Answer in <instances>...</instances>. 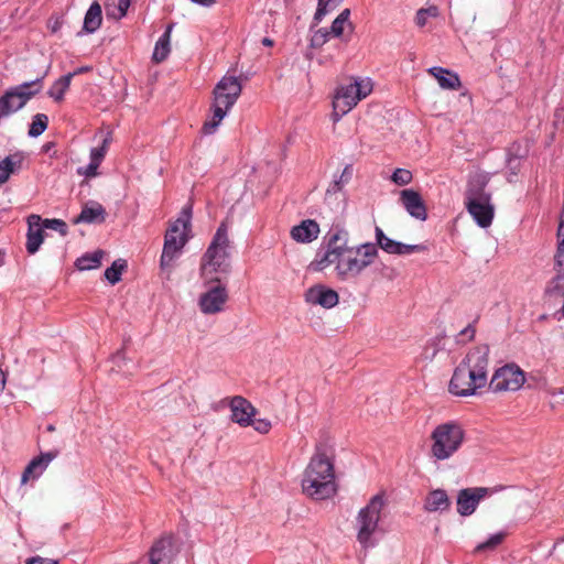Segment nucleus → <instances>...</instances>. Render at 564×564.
<instances>
[{"instance_id": "8fccbe9b", "label": "nucleus", "mask_w": 564, "mask_h": 564, "mask_svg": "<svg viewBox=\"0 0 564 564\" xmlns=\"http://www.w3.org/2000/svg\"><path fill=\"white\" fill-rule=\"evenodd\" d=\"M26 564H58V562L55 560H51V558L35 556V557L28 560Z\"/></svg>"}, {"instance_id": "603ef678", "label": "nucleus", "mask_w": 564, "mask_h": 564, "mask_svg": "<svg viewBox=\"0 0 564 564\" xmlns=\"http://www.w3.org/2000/svg\"><path fill=\"white\" fill-rule=\"evenodd\" d=\"M91 70H93L91 66H82V67L75 69L72 74H73V77H74L76 75H79V74H83V73H88V72H91Z\"/></svg>"}, {"instance_id": "4c0bfd02", "label": "nucleus", "mask_w": 564, "mask_h": 564, "mask_svg": "<svg viewBox=\"0 0 564 564\" xmlns=\"http://www.w3.org/2000/svg\"><path fill=\"white\" fill-rule=\"evenodd\" d=\"M505 538H506V533H503V532L496 533V534L491 535L487 541L478 544L475 547L474 553L477 554V553H481V552H486V551H492L503 542Z\"/></svg>"}, {"instance_id": "5701e85b", "label": "nucleus", "mask_w": 564, "mask_h": 564, "mask_svg": "<svg viewBox=\"0 0 564 564\" xmlns=\"http://www.w3.org/2000/svg\"><path fill=\"white\" fill-rule=\"evenodd\" d=\"M452 502L444 489L437 488L427 492L424 498L423 509L426 512H446L451 509Z\"/></svg>"}, {"instance_id": "f257e3e1", "label": "nucleus", "mask_w": 564, "mask_h": 564, "mask_svg": "<svg viewBox=\"0 0 564 564\" xmlns=\"http://www.w3.org/2000/svg\"><path fill=\"white\" fill-rule=\"evenodd\" d=\"M326 239V251L317 254L312 265L314 270L323 271L335 264L341 280L358 276L378 256V247L371 242L349 247V234L340 225H333Z\"/></svg>"}, {"instance_id": "aec40b11", "label": "nucleus", "mask_w": 564, "mask_h": 564, "mask_svg": "<svg viewBox=\"0 0 564 564\" xmlns=\"http://www.w3.org/2000/svg\"><path fill=\"white\" fill-rule=\"evenodd\" d=\"M555 276L547 283L545 293L550 296L564 297V250L554 256Z\"/></svg>"}, {"instance_id": "2eb2a0df", "label": "nucleus", "mask_w": 564, "mask_h": 564, "mask_svg": "<svg viewBox=\"0 0 564 564\" xmlns=\"http://www.w3.org/2000/svg\"><path fill=\"white\" fill-rule=\"evenodd\" d=\"M231 420L240 426H249L256 415V408L242 397H234L230 401Z\"/></svg>"}, {"instance_id": "423d86ee", "label": "nucleus", "mask_w": 564, "mask_h": 564, "mask_svg": "<svg viewBox=\"0 0 564 564\" xmlns=\"http://www.w3.org/2000/svg\"><path fill=\"white\" fill-rule=\"evenodd\" d=\"M229 249L230 240L228 237V226L223 221L202 258L200 270L205 278L214 273H229L231 268Z\"/></svg>"}, {"instance_id": "9d476101", "label": "nucleus", "mask_w": 564, "mask_h": 564, "mask_svg": "<svg viewBox=\"0 0 564 564\" xmlns=\"http://www.w3.org/2000/svg\"><path fill=\"white\" fill-rule=\"evenodd\" d=\"M41 89V79L23 83L0 97V118L21 109Z\"/></svg>"}, {"instance_id": "13d9d810", "label": "nucleus", "mask_w": 564, "mask_h": 564, "mask_svg": "<svg viewBox=\"0 0 564 564\" xmlns=\"http://www.w3.org/2000/svg\"><path fill=\"white\" fill-rule=\"evenodd\" d=\"M54 427L52 425L48 426V431H53Z\"/></svg>"}, {"instance_id": "864d4df0", "label": "nucleus", "mask_w": 564, "mask_h": 564, "mask_svg": "<svg viewBox=\"0 0 564 564\" xmlns=\"http://www.w3.org/2000/svg\"><path fill=\"white\" fill-rule=\"evenodd\" d=\"M6 386V376L2 369L0 368V392L4 389Z\"/></svg>"}, {"instance_id": "6e6d98bb", "label": "nucleus", "mask_w": 564, "mask_h": 564, "mask_svg": "<svg viewBox=\"0 0 564 564\" xmlns=\"http://www.w3.org/2000/svg\"><path fill=\"white\" fill-rule=\"evenodd\" d=\"M262 44L264 46H272L273 45V41L271 40V37H263Z\"/></svg>"}, {"instance_id": "4468645a", "label": "nucleus", "mask_w": 564, "mask_h": 564, "mask_svg": "<svg viewBox=\"0 0 564 564\" xmlns=\"http://www.w3.org/2000/svg\"><path fill=\"white\" fill-rule=\"evenodd\" d=\"M178 549L175 546L174 538L171 534H164L156 540L150 550V564H171Z\"/></svg>"}, {"instance_id": "f3484780", "label": "nucleus", "mask_w": 564, "mask_h": 564, "mask_svg": "<svg viewBox=\"0 0 564 564\" xmlns=\"http://www.w3.org/2000/svg\"><path fill=\"white\" fill-rule=\"evenodd\" d=\"M489 183V176L486 173H476L470 176L465 192L466 202L470 200H491L490 193L486 192Z\"/></svg>"}, {"instance_id": "2f4dec72", "label": "nucleus", "mask_w": 564, "mask_h": 564, "mask_svg": "<svg viewBox=\"0 0 564 564\" xmlns=\"http://www.w3.org/2000/svg\"><path fill=\"white\" fill-rule=\"evenodd\" d=\"M73 74H67L59 77L50 88L48 96L55 101H62L66 90L69 88Z\"/></svg>"}, {"instance_id": "49530a36", "label": "nucleus", "mask_w": 564, "mask_h": 564, "mask_svg": "<svg viewBox=\"0 0 564 564\" xmlns=\"http://www.w3.org/2000/svg\"><path fill=\"white\" fill-rule=\"evenodd\" d=\"M253 429L259 432L260 434H268L272 427L271 422L268 419H258L253 420L251 424Z\"/></svg>"}, {"instance_id": "c9c22d12", "label": "nucleus", "mask_w": 564, "mask_h": 564, "mask_svg": "<svg viewBox=\"0 0 564 564\" xmlns=\"http://www.w3.org/2000/svg\"><path fill=\"white\" fill-rule=\"evenodd\" d=\"M127 268V262L124 260H116L113 263L106 269L105 278L111 283L116 284L121 280V274Z\"/></svg>"}, {"instance_id": "72a5a7b5", "label": "nucleus", "mask_w": 564, "mask_h": 564, "mask_svg": "<svg viewBox=\"0 0 564 564\" xmlns=\"http://www.w3.org/2000/svg\"><path fill=\"white\" fill-rule=\"evenodd\" d=\"M376 247H380L383 251L390 254L398 252V241H394L387 237L380 227H376Z\"/></svg>"}, {"instance_id": "a211bd4d", "label": "nucleus", "mask_w": 564, "mask_h": 564, "mask_svg": "<svg viewBox=\"0 0 564 564\" xmlns=\"http://www.w3.org/2000/svg\"><path fill=\"white\" fill-rule=\"evenodd\" d=\"M466 208L473 216L478 226L487 228L491 225L495 214L494 205L490 200H470L466 202Z\"/></svg>"}, {"instance_id": "c03bdc74", "label": "nucleus", "mask_w": 564, "mask_h": 564, "mask_svg": "<svg viewBox=\"0 0 564 564\" xmlns=\"http://www.w3.org/2000/svg\"><path fill=\"white\" fill-rule=\"evenodd\" d=\"M108 139H104L102 145L90 151V160L100 164L107 152Z\"/></svg>"}, {"instance_id": "9b49d317", "label": "nucleus", "mask_w": 564, "mask_h": 564, "mask_svg": "<svg viewBox=\"0 0 564 564\" xmlns=\"http://www.w3.org/2000/svg\"><path fill=\"white\" fill-rule=\"evenodd\" d=\"M525 382L524 372L516 364H507L498 368L489 382L494 392L517 391Z\"/></svg>"}, {"instance_id": "dca6fc26", "label": "nucleus", "mask_w": 564, "mask_h": 564, "mask_svg": "<svg viewBox=\"0 0 564 564\" xmlns=\"http://www.w3.org/2000/svg\"><path fill=\"white\" fill-rule=\"evenodd\" d=\"M400 200L412 217L420 220L427 218L426 206L419 192L414 189H403L400 194Z\"/></svg>"}, {"instance_id": "e433bc0d", "label": "nucleus", "mask_w": 564, "mask_h": 564, "mask_svg": "<svg viewBox=\"0 0 564 564\" xmlns=\"http://www.w3.org/2000/svg\"><path fill=\"white\" fill-rule=\"evenodd\" d=\"M48 118L44 113H37L33 117L32 123L30 124L29 135L36 138L41 135L47 128Z\"/></svg>"}, {"instance_id": "58836bf2", "label": "nucleus", "mask_w": 564, "mask_h": 564, "mask_svg": "<svg viewBox=\"0 0 564 564\" xmlns=\"http://www.w3.org/2000/svg\"><path fill=\"white\" fill-rule=\"evenodd\" d=\"M327 37H306L305 39V56L307 59H313L316 55L315 51L323 48L327 44Z\"/></svg>"}, {"instance_id": "5fc2aeb1", "label": "nucleus", "mask_w": 564, "mask_h": 564, "mask_svg": "<svg viewBox=\"0 0 564 564\" xmlns=\"http://www.w3.org/2000/svg\"><path fill=\"white\" fill-rule=\"evenodd\" d=\"M193 2H196V3H199L202 6H210L212 3H214L216 0H192Z\"/></svg>"}, {"instance_id": "7ed1b4c3", "label": "nucleus", "mask_w": 564, "mask_h": 564, "mask_svg": "<svg viewBox=\"0 0 564 564\" xmlns=\"http://www.w3.org/2000/svg\"><path fill=\"white\" fill-rule=\"evenodd\" d=\"M302 489L314 500L329 499L336 494L334 464L318 449L304 470Z\"/></svg>"}, {"instance_id": "f8f14e48", "label": "nucleus", "mask_w": 564, "mask_h": 564, "mask_svg": "<svg viewBox=\"0 0 564 564\" xmlns=\"http://www.w3.org/2000/svg\"><path fill=\"white\" fill-rule=\"evenodd\" d=\"M209 282L216 284L200 295L198 304L204 314H216L224 310L228 301V292L226 286L220 284L219 278H210Z\"/></svg>"}, {"instance_id": "37998d69", "label": "nucleus", "mask_w": 564, "mask_h": 564, "mask_svg": "<svg viewBox=\"0 0 564 564\" xmlns=\"http://www.w3.org/2000/svg\"><path fill=\"white\" fill-rule=\"evenodd\" d=\"M43 226L58 231L62 236L67 235V225L61 219H45Z\"/></svg>"}, {"instance_id": "473e14b6", "label": "nucleus", "mask_w": 564, "mask_h": 564, "mask_svg": "<svg viewBox=\"0 0 564 564\" xmlns=\"http://www.w3.org/2000/svg\"><path fill=\"white\" fill-rule=\"evenodd\" d=\"M102 256L104 251L101 250H97L93 253H87L77 259L76 267L82 271L97 269L101 264Z\"/></svg>"}, {"instance_id": "ddd939ff", "label": "nucleus", "mask_w": 564, "mask_h": 564, "mask_svg": "<svg viewBox=\"0 0 564 564\" xmlns=\"http://www.w3.org/2000/svg\"><path fill=\"white\" fill-rule=\"evenodd\" d=\"M489 494V489L485 487H471L460 489L457 494V512L462 517L471 516L479 502Z\"/></svg>"}, {"instance_id": "cd10ccee", "label": "nucleus", "mask_w": 564, "mask_h": 564, "mask_svg": "<svg viewBox=\"0 0 564 564\" xmlns=\"http://www.w3.org/2000/svg\"><path fill=\"white\" fill-rule=\"evenodd\" d=\"M427 72L437 79L443 89L457 90L462 85L458 75L446 68L432 67Z\"/></svg>"}, {"instance_id": "c85d7f7f", "label": "nucleus", "mask_w": 564, "mask_h": 564, "mask_svg": "<svg viewBox=\"0 0 564 564\" xmlns=\"http://www.w3.org/2000/svg\"><path fill=\"white\" fill-rule=\"evenodd\" d=\"M22 161L21 153L10 154L0 161V185L4 184L10 175L21 167Z\"/></svg>"}, {"instance_id": "79ce46f5", "label": "nucleus", "mask_w": 564, "mask_h": 564, "mask_svg": "<svg viewBox=\"0 0 564 564\" xmlns=\"http://www.w3.org/2000/svg\"><path fill=\"white\" fill-rule=\"evenodd\" d=\"M391 180L400 186L408 185L412 181V173L405 169H397L393 172Z\"/></svg>"}, {"instance_id": "c756f323", "label": "nucleus", "mask_w": 564, "mask_h": 564, "mask_svg": "<svg viewBox=\"0 0 564 564\" xmlns=\"http://www.w3.org/2000/svg\"><path fill=\"white\" fill-rule=\"evenodd\" d=\"M101 13L102 11L100 4L98 2L91 3L85 14L83 30H85L87 33H94L97 31L102 21Z\"/></svg>"}, {"instance_id": "de8ad7c7", "label": "nucleus", "mask_w": 564, "mask_h": 564, "mask_svg": "<svg viewBox=\"0 0 564 564\" xmlns=\"http://www.w3.org/2000/svg\"><path fill=\"white\" fill-rule=\"evenodd\" d=\"M63 23H64L63 15L52 17L48 20V28L52 33H56V32L61 31Z\"/></svg>"}, {"instance_id": "412c9836", "label": "nucleus", "mask_w": 564, "mask_h": 564, "mask_svg": "<svg viewBox=\"0 0 564 564\" xmlns=\"http://www.w3.org/2000/svg\"><path fill=\"white\" fill-rule=\"evenodd\" d=\"M58 455V452H48L41 454L37 457H34L25 467L21 482L26 484L30 479H35L40 477L43 471L47 468L48 464L56 458Z\"/></svg>"}, {"instance_id": "39448f33", "label": "nucleus", "mask_w": 564, "mask_h": 564, "mask_svg": "<svg viewBox=\"0 0 564 564\" xmlns=\"http://www.w3.org/2000/svg\"><path fill=\"white\" fill-rule=\"evenodd\" d=\"M242 91V86L238 77L224 76L214 88V105L212 119L203 126L206 134L216 131L227 111L236 104Z\"/></svg>"}, {"instance_id": "a18cd8bd", "label": "nucleus", "mask_w": 564, "mask_h": 564, "mask_svg": "<svg viewBox=\"0 0 564 564\" xmlns=\"http://www.w3.org/2000/svg\"><path fill=\"white\" fill-rule=\"evenodd\" d=\"M426 247L424 245H405L402 242L398 243V252L395 254H409L412 252H421L425 251Z\"/></svg>"}, {"instance_id": "1a4fd4ad", "label": "nucleus", "mask_w": 564, "mask_h": 564, "mask_svg": "<svg viewBox=\"0 0 564 564\" xmlns=\"http://www.w3.org/2000/svg\"><path fill=\"white\" fill-rule=\"evenodd\" d=\"M386 506L384 495L377 494L366 507L361 508L356 518L357 540L367 547L370 544L371 535L377 531L381 511Z\"/></svg>"}, {"instance_id": "4be33fe9", "label": "nucleus", "mask_w": 564, "mask_h": 564, "mask_svg": "<svg viewBox=\"0 0 564 564\" xmlns=\"http://www.w3.org/2000/svg\"><path fill=\"white\" fill-rule=\"evenodd\" d=\"M321 232L319 225L313 219L302 220L293 226L290 235L293 240L300 243H310L317 239Z\"/></svg>"}, {"instance_id": "09e8293b", "label": "nucleus", "mask_w": 564, "mask_h": 564, "mask_svg": "<svg viewBox=\"0 0 564 564\" xmlns=\"http://www.w3.org/2000/svg\"><path fill=\"white\" fill-rule=\"evenodd\" d=\"M100 164L94 162L90 160V163L85 167L84 171H82V169L78 170V173L79 174H84L85 176L87 177H93V176H96L97 175V169L99 167Z\"/></svg>"}, {"instance_id": "a19ab883", "label": "nucleus", "mask_w": 564, "mask_h": 564, "mask_svg": "<svg viewBox=\"0 0 564 564\" xmlns=\"http://www.w3.org/2000/svg\"><path fill=\"white\" fill-rule=\"evenodd\" d=\"M343 0H318L317 9L314 15V21L317 24L322 21V19L326 15L328 12V6L333 4L336 7L338 3H340Z\"/></svg>"}, {"instance_id": "3c124183", "label": "nucleus", "mask_w": 564, "mask_h": 564, "mask_svg": "<svg viewBox=\"0 0 564 564\" xmlns=\"http://www.w3.org/2000/svg\"><path fill=\"white\" fill-rule=\"evenodd\" d=\"M475 328L471 326V325H468L466 328H464L462 332H460V336H466L468 340H471L475 336Z\"/></svg>"}, {"instance_id": "bb28decb", "label": "nucleus", "mask_w": 564, "mask_h": 564, "mask_svg": "<svg viewBox=\"0 0 564 564\" xmlns=\"http://www.w3.org/2000/svg\"><path fill=\"white\" fill-rule=\"evenodd\" d=\"M351 166L347 165L341 172L339 178L334 180L325 193V200L333 204L343 196V188L351 177Z\"/></svg>"}, {"instance_id": "a878e982", "label": "nucleus", "mask_w": 564, "mask_h": 564, "mask_svg": "<svg viewBox=\"0 0 564 564\" xmlns=\"http://www.w3.org/2000/svg\"><path fill=\"white\" fill-rule=\"evenodd\" d=\"M350 10L345 9L333 21L330 31L327 29H319L315 35H343L344 32H354L352 23L349 21Z\"/></svg>"}, {"instance_id": "ea45409f", "label": "nucleus", "mask_w": 564, "mask_h": 564, "mask_svg": "<svg viewBox=\"0 0 564 564\" xmlns=\"http://www.w3.org/2000/svg\"><path fill=\"white\" fill-rule=\"evenodd\" d=\"M440 14L436 6H430L429 8H422L416 12L415 23L419 26H424L430 18H437Z\"/></svg>"}, {"instance_id": "20e7f679", "label": "nucleus", "mask_w": 564, "mask_h": 564, "mask_svg": "<svg viewBox=\"0 0 564 564\" xmlns=\"http://www.w3.org/2000/svg\"><path fill=\"white\" fill-rule=\"evenodd\" d=\"M192 219V204L184 206L180 216L167 228L164 236V246L161 254L160 265L162 269H170L173 261L180 256L189 239Z\"/></svg>"}, {"instance_id": "6e6552de", "label": "nucleus", "mask_w": 564, "mask_h": 564, "mask_svg": "<svg viewBox=\"0 0 564 564\" xmlns=\"http://www.w3.org/2000/svg\"><path fill=\"white\" fill-rule=\"evenodd\" d=\"M373 84L370 78H354L348 85L337 89L333 100L334 121H338L344 115L349 112L361 99L369 96Z\"/></svg>"}, {"instance_id": "4d7b16f0", "label": "nucleus", "mask_w": 564, "mask_h": 564, "mask_svg": "<svg viewBox=\"0 0 564 564\" xmlns=\"http://www.w3.org/2000/svg\"><path fill=\"white\" fill-rule=\"evenodd\" d=\"M172 29H173V23H169L166 25V29H165V31H164V33L162 35H170L171 32H172Z\"/></svg>"}, {"instance_id": "f03ea898", "label": "nucleus", "mask_w": 564, "mask_h": 564, "mask_svg": "<svg viewBox=\"0 0 564 564\" xmlns=\"http://www.w3.org/2000/svg\"><path fill=\"white\" fill-rule=\"evenodd\" d=\"M489 348H471L455 368L448 391L456 397L475 395L488 382Z\"/></svg>"}, {"instance_id": "0eeeda50", "label": "nucleus", "mask_w": 564, "mask_h": 564, "mask_svg": "<svg viewBox=\"0 0 564 564\" xmlns=\"http://www.w3.org/2000/svg\"><path fill=\"white\" fill-rule=\"evenodd\" d=\"M465 440V431L458 422L438 424L431 433V456L435 460L449 459L459 451Z\"/></svg>"}, {"instance_id": "7c9ffc66", "label": "nucleus", "mask_w": 564, "mask_h": 564, "mask_svg": "<svg viewBox=\"0 0 564 564\" xmlns=\"http://www.w3.org/2000/svg\"><path fill=\"white\" fill-rule=\"evenodd\" d=\"M131 6V0H106L105 1V12L107 19L120 20L126 17L129 7Z\"/></svg>"}, {"instance_id": "6ab92c4d", "label": "nucleus", "mask_w": 564, "mask_h": 564, "mask_svg": "<svg viewBox=\"0 0 564 564\" xmlns=\"http://www.w3.org/2000/svg\"><path fill=\"white\" fill-rule=\"evenodd\" d=\"M306 302L311 304H318L325 308H332L338 304L339 296L333 289L325 288L323 285H316L305 294Z\"/></svg>"}, {"instance_id": "f704fd0d", "label": "nucleus", "mask_w": 564, "mask_h": 564, "mask_svg": "<svg viewBox=\"0 0 564 564\" xmlns=\"http://www.w3.org/2000/svg\"><path fill=\"white\" fill-rule=\"evenodd\" d=\"M171 52L170 37H160L156 42L152 55V61L156 64L164 62Z\"/></svg>"}, {"instance_id": "393cba45", "label": "nucleus", "mask_w": 564, "mask_h": 564, "mask_svg": "<svg viewBox=\"0 0 564 564\" xmlns=\"http://www.w3.org/2000/svg\"><path fill=\"white\" fill-rule=\"evenodd\" d=\"M106 209L101 204L91 202L86 204L80 214L73 219L74 224H102L106 220Z\"/></svg>"}, {"instance_id": "b1692460", "label": "nucleus", "mask_w": 564, "mask_h": 564, "mask_svg": "<svg viewBox=\"0 0 564 564\" xmlns=\"http://www.w3.org/2000/svg\"><path fill=\"white\" fill-rule=\"evenodd\" d=\"M41 217L39 215H31L28 218V235H26V251L34 254L44 239V231L41 225Z\"/></svg>"}]
</instances>
